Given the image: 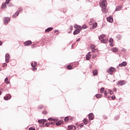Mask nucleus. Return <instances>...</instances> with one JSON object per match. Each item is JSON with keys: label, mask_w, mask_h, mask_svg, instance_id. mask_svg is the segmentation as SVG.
<instances>
[{"label": "nucleus", "mask_w": 130, "mask_h": 130, "mask_svg": "<svg viewBox=\"0 0 130 130\" xmlns=\"http://www.w3.org/2000/svg\"><path fill=\"white\" fill-rule=\"evenodd\" d=\"M107 21L110 22V23H112L113 22V18L111 16H109L107 18Z\"/></svg>", "instance_id": "obj_10"}, {"label": "nucleus", "mask_w": 130, "mask_h": 130, "mask_svg": "<svg viewBox=\"0 0 130 130\" xmlns=\"http://www.w3.org/2000/svg\"><path fill=\"white\" fill-rule=\"evenodd\" d=\"M111 99H112V100H115V95H112L111 96Z\"/></svg>", "instance_id": "obj_39"}, {"label": "nucleus", "mask_w": 130, "mask_h": 130, "mask_svg": "<svg viewBox=\"0 0 130 130\" xmlns=\"http://www.w3.org/2000/svg\"><path fill=\"white\" fill-rule=\"evenodd\" d=\"M92 52H93V53L95 52V51H96V49H92L91 50Z\"/></svg>", "instance_id": "obj_44"}, {"label": "nucleus", "mask_w": 130, "mask_h": 130, "mask_svg": "<svg viewBox=\"0 0 130 130\" xmlns=\"http://www.w3.org/2000/svg\"><path fill=\"white\" fill-rule=\"evenodd\" d=\"M95 97H96L97 98H101V97H102V94H96L95 95Z\"/></svg>", "instance_id": "obj_24"}, {"label": "nucleus", "mask_w": 130, "mask_h": 130, "mask_svg": "<svg viewBox=\"0 0 130 130\" xmlns=\"http://www.w3.org/2000/svg\"><path fill=\"white\" fill-rule=\"evenodd\" d=\"M83 122L84 124H87L88 123V120H87V119H84L83 120Z\"/></svg>", "instance_id": "obj_27"}, {"label": "nucleus", "mask_w": 130, "mask_h": 130, "mask_svg": "<svg viewBox=\"0 0 130 130\" xmlns=\"http://www.w3.org/2000/svg\"><path fill=\"white\" fill-rule=\"evenodd\" d=\"M25 46H28V45H31L32 44V42L31 41H26L24 43Z\"/></svg>", "instance_id": "obj_7"}, {"label": "nucleus", "mask_w": 130, "mask_h": 130, "mask_svg": "<svg viewBox=\"0 0 130 130\" xmlns=\"http://www.w3.org/2000/svg\"><path fill=\"white\" fill-rule=\"evenodd\" d=\"M8 77L6 78L5 79V82H6L8 81Z\"/></svg>", "instance_id": "obj_54"}, {"label": "nucleus", "mask_w": 130, "mask_h": 130, "mask_svg": "<svg viewBox=\"0 0 130 130\" xmlns=\"http://www.w3.org/2000/svg\"><path fill=\"white\" fill-rule=\"evenodd\" d=\"M2 45H3V42L0 41V46H2Z\"/></svg>", "instance_id": "obj_57"}, {"label": "nucleus", "mask_w": 130, "mask_h": 130, "mask_svg": "<svg viewBox=\"0 0 130 130\" xmlns=\"http://www.w3.org/2000/svg\"><path fill=\"white\" fill-rule=\"evenodd\" d=\"M83 29H87V27L86 26V25H84L83 26Z\"/></svg>", "instance_id": "obj_49"}, {"label": "nucleus", "mask_w": 130, "mask_h": 130, "mask_svg": "<svg viewBox=\"0 0 130 130\" xmlns=\"http://www.w3.org/2000/svg\"><path fill=\"white\" fill-rule=\"evenodd\" d=\"M12 17L13 18H16V15L13 14Z\"/></svg>", "instance_id": "obj_60"}, {"label": "nucleus", "mask_w": 130, "mask_h": 130, "mask_svg": "<svg viewBox=\"0 0 130 130\" xmlns=\"http://www.w3.org/2000/svg\"><path fill=\"white\" fill-rule=\"evenodd\" d=\"M105 37V35H101L99 37V40H102L103 38Z\"/></svg>", "instance_id": "obj_18"}, {"label": "nucleus", "mask_w": 130, "mask_h": 130, "mask_svg": "<svg viewBox=\"0 0 130 130\" xmlns=\"http://www.w3.org/2000/svg\"><path fill=\"white\" fill-rule=\"evenodd\" d=\"M48 120H54V121H56V120L52 119V118H49Z\"/></svg>", "instance_id": "obj_38"}, {"label": "nucleus", "mask_w": 130, "mask_h": 130, "mask_svg": "<svg viewBox=\"0 0 130 130\" xmlns=\"http://www.w3.org/2000/svg\"><path fill=\"white\" fill-rule=\"evenodd\" d=\"M117 38H118V39L119 40H120L121 39V38H122V37L121 36H120V35H118V36H117Z\"/></svg>", "instance_id": "obj_34"}, {"label": "nucleus", "mask_w": 130, "mask_h": 130, "mask_svg": "<svg viewBox=\"0 0 130 130\" xmlns=\"http://www.w3.org/2000/svg\"><path fill=\"white\" fill-rule=\"evenodd\" d=\"M70 29H71V30H73V26H70Z\"/></svg>", "instance_id": "obj_64"}, {"label": "nucleus", "mask_w": 130, "mask_h": 130, "mask_svg": "<svg viewBox=\"0 0 130 130\" xmlns=\"http://www.w3.org/2000/svg\"><path fill=\"white\" fill-rule=\"evenodd\" d=\"M91 57V52H88L86 55V60H89Z\"/></svg>", "instance_id": "obj_11"}, {"label": "nucleus", "mask_w": 130, "mask_h": 130, "mask_svg": "<svg viewBox=\"0 0 130 130\" xmlns=\"http://www.w3.org/2000/svg\"><path fill=\"white\" fill-rule=\"evenodd\" d=\"M126 64H127L126 61H123L122 63L119 64V66L120 67H126Z\"/></svg>", "instance_id": "obj_9"}, {"label": "nucleus", "mask_w": 130, "mask_h": 130, "mask_svg": "<svg viewBox=\"0 0 130 130\" xmlns=\"http://www.w3.org/2000/svg\"><path fill=\"white\" fill-rule=\"evenodd\" d=\"M9 6L10 7H13V4L10 3Z\"/></svg>", "instance_id": "obj_62"}, {"label": "nucleus", "mask_w": 130, "mask_h": 130, "mask_svg": "<svg viewBox=\"0 0 130 130\" xmlns=\"http://www.w3.org/2000/svg\"><path fill=\"white\" fill-rule=\"evenodd\" d=\"M110 46H111V47H113V44L112 43L110 44Z\"/></svg>", "instance_id": "obj_59"}, {"label": "nucleus", "mask_w": 130, "mask_h": 130, "mask_svg": "<svg viewBox=\"0 0 130 130\" xmlns=\"http://www.w3.org/2000/svg\"><path fill=\"white\" fill-rule=\"evenodd\" d=\"M32 71H37V68H35V67H32Z\"/></svg>", "instance_id": "obj_41"}, {"label": "nucleus", "mask_w": 130, "mask_h": 130, "mask_svg": "<svg viewBox=\"0 0 130 130\" xmlns=\"http://www.w3.org/2000/svg\"><path fill=\"white\" fill-rule=\"evenodd\" d=\"M10 21H11V18H10V17L4 18V23L5 25H8Z\"/></svg>", "instance_id": "obj_6"}, {"label": "nucleus", "mask_w": 130, "mask_h": 130, "mask_svg": "<svg viewBox=\"0 0 130 130\" xmlns=\"http://www.w3.org/2000/svg\"><path fill=\"white\" fill-rule=\"evenodd\" d=\"M31 66L32 68H35L37 66V62H35L34 63H31Z\"/></svg>", "instance_id": "obj_20"}, {"label": "nucleus", "mask_w": 130, "mask_h": 130, "mask_svg": "<svg viewBox=\"0 0 130 130\" xmlns=\"http://www.w3.org/2000/svg\"><path fill=\"white\" fill-rule=\"evenodd\" d=\"M104 94H105V96H107V90H105V92H104Z\"/></svg>", "instance_id": "obj_42"}, {"label": "nucleus", "mask_w": 130, "mask_h": 130, "mask_svg": "<svg viewBox=\"0 0 130 130\" xmlns=\"http://www.w3.org/2000/svg\"><path fill=\"white\" fill-rule=\"evenodd\" d=\"M121 50L123 52H126V49H125L123 48Z\"/></svg>", "instance_id": "obj_43"}, {"label": "nucleus", "mask_w": 130, "mask_h": 130, "mask_svg": "<svg viewBox=\"0 0 130 130\" xmlns=\"http://www.w3.org/2000/svg\"><path fill=\"white\" fill-rule=\"evenodd\" d=\"M12 98V95L10 94H7L5 96H4V100L6 101L10 100Z\"/></svg>", "instance_id": "obj_5"}, {"label": "nucleus", "mask_w": 130, "mask_h": 130, "mask_svg": "<svg viewBox=\"0 0 130 130\" xmlns=\"http://www.w3.org/2000/svg\"><path fill=\"white\" fill-rule=\"evenodd\" d=\"M39 109H42V108H43V106L41 105L39 107Z\"/></svg>", "instance_id": "obj_47"}, {"label": "nucleus", "mask_w": 130, "mask_h": 130, "mask_svg": "<svg viewBox=\"0 0 130 130\" xmlns=\"http://www.w3.org/2000/svg\"><path fill=\"white\" fill-rule=\"evenodd\" d=\"M7 66H8V64H7L6 63H4L2 65L3 68H6V67H7Z\"/></svg>", "instance_id": "obj_36"}, {"label": "nucleus", "mask_w": 130, "mask_h": 130, "mask_svg": "<svg viewBox=\"0 0 130 130\" xmlns=\"http://www.w3.org/2000/svg\"><path fill=\"white\" fill-rule=\"evenodd\" d=\"M45 125H46V126H49V125H50V122L49 123H46Z\"/></svg>", "instance_id": "obj_37"}, {"label": "nucleus", "mask_w": 130, "mask_h": 130, "mask_svg": "<svg viewBox=\"0 0 130 130\" xmlns=\"http://www.w3.org/2000/svg\"><path fill=\"white\" fill-rule=\"evenodd\" d=\"M74 27L75 29H78V28L79 29V28H80V26L77 24L74 25Z\"/></svg>", "instance_id": "obj_30"}, {"label": "nucleus", "mask_w": 130, "mask_h": 130, "mask_svg": "<svg viewBox=\"0 0 130 130\" xmlns=\"http://www.w3.org/2000/svg\"><path fill=\"white\" fill-rule=\"evenodd\" d=\"M50 122V125L52 124V125H54V122Z\"/></svg>", "instance_id": "obj_50"}, {"label": "nucleus", "mask_w": 130, "mask_h": 130, "mask_svg": "<svg viewBox=\"0 0 130 130\" xmlns=\"http://www.w3.org/2000/svg\"><path fill=\"white\" fill-rule=\"evenodd\" d=\"M98 23L97 22L94 23L93 25H92V29H95V28H96L97 27L98 25Z\"/></svg>", "instance_id": "obj_22"}, {"label": "nucleus", "mask_w": 130, "mask_h": 130, "mask_svg": "<svg viewBox=\"0 0 130 130\" xmlns=\"http://www.w3.org/2000/svg\"><path fill=\"white\" fill-rule=\"evenodd\" d=\"M38 122H39L41 124L43 123V124H44V123H45V122H46V120H45V119L39 120Z\"/></svg>", "instance_id": "obj_14"}, {"label": "nucleus", "mask_w": 130, "mask_h": 130, "mask_svg": "<svg viewBox=\"0 0 130 130\" xmlns=\"http://www.w3.org/2000/svg\"><path fill=\"white\" fill-rule=\"evenodd\" d=\"M119 118V116H116V117H115V119H116V120H117V119H118Z\"/></svg>", "instance_id": "obj_46"}, {"label": "nucleus", "mask_w": 130, "mask_h": 130, "mask_svg": "<svg viewBox=\"0 0 130 130\" xmlns=\"http://www.w3.org/2000/svg\"><path fill=\"white\" fill-rule=\"evenodd\" d=\"M113 91H114V92H116V91H117V89H116V88H114L113 89Z\"/></svg>", "instance_id": "obj_55"}, {"label": "nucleus", "mask_w": 130, "mask_h": 130, "mask_svg": "<svg viewBox=\"0 0 130 130\" xmlns=\"http://www.w3.org/2000/svg\"><path fill=\"white\" fill-rule=\"evenodd\" d=\"M5 83H6V84H10V81H6Z\"/></svg>", "instance_id": "obj_56"}, {"label": "nucleus", "mask_w": 130, "mask_h": 130, "mask_svg": "<svg viewBox=\"0 0 130 130\" xmlns=\"http://www.w3.org/2000/svg\"><path fill=\"white\" fill-rule=\"evenodd\" d=\"M118 85H119V86H123V85H125V81L123 80L120 81L118 82Z\"/></svg>", "instance_id": "obj_12"}, {"label": "nucleus", "mask_w": 130, "mask_h": 130, "mask_svg": "<svg viewBox=\"0 0 130 130\" xmlns=\"http://www.w3.org/2000/svg\"><path fill=\"white\" fill-rule=\"evenodd\" d=\"M15 15H16V16H19V11L16 12Z\"/></svg>", "instance_id": "obj_53"}, {"label": "nucleus", "mask_w": 130, "mask_h": 130, "mask_svg": "<svg viewBox=\"0 0 130 130\" xmlns=\"http://www.w3.org/2000/svg\"><path fill=\"white\" fill-rule=\"evenodd\" d=\"M5 61L7 63L10 62V54L6 53L5 55Z\"/></svg>", "instance_id": "obj_3"}, {"label": "nucleus", "mask_w": 130, "mask_h": 130, "mask_svg": "<svg viewBox=\"0 0 130 130\" xmlns=\"http://www.w3.org/2000/svg\"><path fill=\"white\" fill-rule=\"evenodd\" d=\"M10 2H11V0H6V2H5V3L7 5H9V4H10Z\"/></svg>", "instance_id": "obj_33"}, {"label": "nucleus", "mask_w": 130, "mask_h": 130, "mask_svg": "<svg viewBox=\"0 0 130 130\" xmlns=\"http://www.w3.org/2000/svg\"><path fill=\"white\" fill-rule=\"evenodd\" d=\"M57 32H58V30H55L54 31V33H57Z\"/></svg>", "instance_id": "obj_61"}, {"label": "nucleus", "mask_w": 130, "mask_h": 130, "mask_svg": "<svg viewBox=\"0 0 130 130\" xmlns=\"http://www.w3.org/2000/svg\"><path fill=\"white\" fill-rule=\"evenodd\" d=\"M121 8H122L121 6L117 7L115 9L116 12H118V11H120V10H121Z\"/></svg>", "instance_id": "obj_16"}, {"label": "nucleus", "mask_w": 130, "mask_h": 130, "mask_svg": "<svg viewBox=\"0 0 130 130\" xmlns=\"http://www.w3.org/2000/svg\"><path fill=\"white\" fill-rule=\"evenodd\" d=\"M80 40H81V38H79L77 40V42H79L80 41Z\"/></svg>", "instance_id": "obj_58"}, {"label": "nucleus", "mask_w": 130, "mask_h": 130, "mask_svg": "<svg viewBox=\"0 0 130 130\" xmlns=\"http://www.w3.org/2000/svg\"><path fill=\"white\" fill-rule=\"evenodd\" d=\"M104 91H105V89L104 88V87H102L100 89V93L101 94H103V93H104Z\"/></svg>", "instance_id": "obj_23"}, {"label": "nucleus", "mask_w": 130, "mask_h": 130, "mask_svg": "<svg viewBox=\"0 0 130 130\" xmlns=\"http://www.w3.org/2000/svg\"><path fill=\"white\" fill-rule=\"evenodd\" d=\"M92 73L94 76H97L98 75V71H97V70L93 71Z\"/></svg>", "instance_id": "obj_19"}, {"label": "nucleus", "mask_w": 130, "mask_h": 130, "mask_svg": "<svg viewBox=\"0 0 130 130\" xmlns=\"http://www.w3.org/2000/svg\"><path fill=\"white\" fill-rule=\"evenodd\" d=\"M64 121H65L66 122H68V121H69V117H65V118H64Z\"/></svg>", "instance_id": "obj_31"}, {"label": "nucleus", "mask_w": 130, "mask_h": 130, "mask_svg": "<svg viewBox=\"0 0 130 130\" xmlns=\"http://www.w3.org/2000/svg\"><path fill=\"white\" fill-rule=\"evenodd\" d=\"M97 57V55L93 54L92 55V58H96Z\"/></svg>", "instance_id": "obj_40"}, {"label": "nucleus", "mask_w": 130, "mask_h": 130, "mask_svg": "<svg viewBox=\"0 0 130 130\" xmlns=\"http://www.w3.org/2000/svg\"><path fill=\"white\" fill-rule=\"evenodd\" d=\"M79 126L80 127H83L84 126V123H81Z\"/></svg>", "instance_id": "obj_45"}, {"label": "nucleus", "mask_w": 130, "mask_h": 130, "mask_svg": "<svg viewBox=\"0 0 130 130\" xmlns=\"http://www.w3.org/2000/svg\"><path fill=\"white\" fill-rule=\"evenodd\" d=\"M110 43H113V39L110 38L109 40Z\"/></svg>", "instance_id": "obj_35"}, {"label": "nucleus", "mask_w": 130, "mask_h": 130, "mask_svg": "<svg viewBox=\"0 0 130 130\" xmlns=\"http://www.w3.org/2000/svg\"><path fill=\"white\" fill-rule=\"evenodd\" d=\"M108 92L110 93V94H111V95H112V94H113V91H112V90L110 89H108Z\"/></svg>", "instance_id": "obj_32"}, {"label": "nucleus", "mask_w": 130, "mask_h": 130, "mask_svg": "<svg viewBox=\"0 0 130 130\" xmlns=\"http://www.w3.org/2000/svg\"><path fill=\"white\" fill-rule=\"evenodd\" d=\"M112 51L113 52H117V51H118V49L117 48H113L112 49Z\"/></svg>", "instance_id": "obj_21"}, {"label": "nucleus", "mask_w": 130, "mask_h": 130, "mask_svg": "<svg viewBox=\"0 0 130 130\" xmlns=\"http://www.w3.org/2000/svg\"><path fill=\"white\" fill-rule=\"evenodd\" d=\"M106 4H107L106 0H103L102 2H100V6L101 8H106Z\"/></svg>", "instance_id": "obj_1"}, {"label": "nucleus", "mask_w": 130, "mask_h": 130, "mask_svg": "<svg viewBox=\"0 0 130 130\" xmlns=\"http://www.w3.org/2000/svg\"><path fill=\"white\" fill-rule=\"evenodd\" d=\"M107 98H108V99H110L111 96H108L107 97Z\"/></svg>", "instance_id": "obj_63"}, {"label": "nucleus", "mask_w": 130, "mask_h": 130, "mask_svg": "<svg viewBox=\"0 0 130 130\" xmlns=\"http://www.w3.org/2000/svg\"><path fill=\"white\" fill-rule=\"evenodd\" d=\"M90 47L91 48V49H94L95 47H96V46H95V45H91L90 46Z\"/></svg>", "instance_id": "obj_28"}, {"label": "nucleus", "mask_w": 130, "mask_h": 130, "mask_svg": "<svg viewBox=\"0 0 130 130\" xmlns=\"http://www.w3.org/2000/svg\"><path fill=\"white\" fill-rule=\"evenodd\" d=\"M22 9L21 8H19L18 9V12H22Z\"/></svg>", "instance_id": "obj_51"}, {"label": "nucleus", "mask_w": 130, "mask_h": 130, "mask_svg": "<svg viewBox=\"0 0 130 130\" xmlns=\"http://www.w3.org/2000/svg\"><path fill=\"white\" fill-rule=\"evenodd\" d=\"M52 30H53V27H48L45 29V32H50V31H52Z\"/></svg>", "instance_id": "obj_15"}, {"label": "nucleus", "mask_w": 130, "mask_h": 130, "mask_svg": "<svg viewBox=\"0 0 130 130\" xmlns=\"http://www.w3.org/2000/svg\"><path fill=\"white\" fill-rule=\"evenodd\" d=\"M61 124V121H58L56 123V125H60Z\"/></svg>", "instance_id": "obj_26"}, {"label": "nucleus", "mask_w": 130, "mask_h": 130, "mask_svg": "<svg viewBox=\"0 0 130 130\" xmlns=\"http://www.w3.org/2000/svg\"><path fill=\"white\" fill-rule=\"evenodd\" d=\"M81 30H82V27H81V26H79V28H77L73 32L74 35H77V34H79V33L81 32Z\"/></svg>", "instance_id": "obj_4"}, {"label": "nucleus", "mask_w": 130, "mask_h": 130, "mask_svg": "<svg viewBox=\"0 0 130 130\" xmlns=\"http://www.w3.org/2000/svg\"><path fill=\"white\" fill-rule=\"evenodd\" d=\"M42 113H43V114H47V112H46V111H43V112H42Z\"/></svg>", "instance_id": "obj_52"}, {"label": "nucleus", "mask_w": 130, "mask_h": 130, "mask_svg": "<svg viewBox=\"0 0 130 130\" xmlns=\"http://www.w3.org/2000/svg\"><path fill=\"white\" fill-rule=\"evenodd\" d=\"M1 8H2V9H6V8H7V3H3L2 5Z\"/></svg>", "instance_id": "obj_17"}, {"label": "nucleus", "mask_w": 130, "mask_h": 130, "mask_svg": "<svg viewBox=\"0 0 130 130\" xmlns=\"http://www.w3.org/2000/svg\"><path fill=\"white\" fill-rule=\"evenodd\" d=\"M102 12L104 14H106V8H102Z\"/></svg>", "instance_id": "obj_25"}, {"label": "nucleus", "mask_w": 130, "mask_h": 130, "mask_svg": "<svg viewBox=\"0 0 130 130\" xmlns=\"http://www.w3.org/2000/svg\"><path fill=\"white\" fill-rule=\"evenodd\" d=\"M67 69H68V70H72L73 69V67H72L70 65H68V67H67Z\"/></svg>", "instance_id": "obj_29"}, {"label": "nucleus", "mask_w": 130, "mask_h": 130, "mask_svg": "<svg viewBox=\"0 0 130 130\" xmlns=\"http://www.w3.org/2000/svg\"><path fill=\"white\" fill-rule=\"evenodd\" d=\"M102 43H107L108 42V39L105 38L101 40Z\"/></svg>", "instance_id": "obj_13"}, {"label": "nucleus", "mask_w": 130, "mask_h": 130, "mask_svg": "<svg viewBox=\"0 0 130 130\" xmlns=\"http://www.w3.org/2000/svg\"><path fill=\"white\" fill-rule=\"evenodd\" d=\"M115 71V68L113 67H111L109 70L107 71L108 74L110 75H113V72Z\"/></svg>", "instance_id": "obj_2"}, {"label": "nucleus", "mask_w": 130, "mask_h": 130, "mask_svg": "<svg viewBox=\"0 0 130 130\" xmlns=\"http://www.w3.org/2000/svg\"><path fill=\"white\" fill-rule=\"evenodd\" d=\"M28 130H35V128L30 127L29 128Z\"/></svg>", "instance_id": "obj_48"}, {"label": "nucleus", "mask_w": 130, "mask_h": 130, "mask_svg": "<svg viewBox=\"0 0 130 130\" xmlns=\"http://www.w3.org/2000/svg\"><path fill=\"white\" fill-rule=\"evenodd\" d=\"M88 118L89 120H93V119L94 118V114L92 113H90L88 115Z\"/></svg>", "instance_id": "obj_8"}]
</instances>
